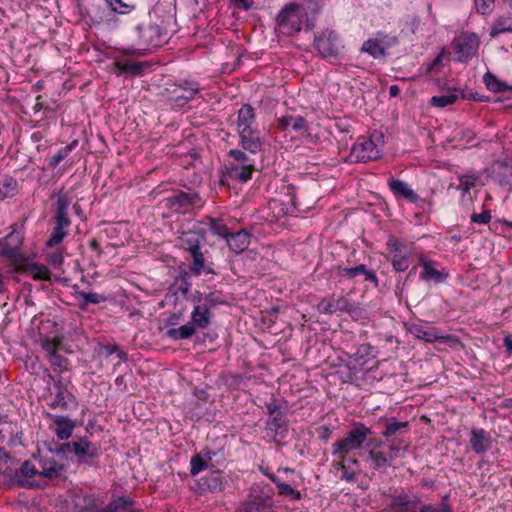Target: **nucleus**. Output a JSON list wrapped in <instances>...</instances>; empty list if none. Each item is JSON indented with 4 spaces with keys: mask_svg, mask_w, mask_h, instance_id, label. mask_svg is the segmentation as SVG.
Masks as SVG:
<instances>
[{
    "mask_svg": "<svg viewBox=\"0 0 512 512\" xmlns=\"http://www.w3.org/2000/svg\"><path fill=\"white\" fill-rule=\"evenodd\" d=\"M320 6L316 0H299L285 5L276 17L277 29L284 35H294L314 26Z\"/></svg>",
    "mask_w": 512,
    "mask_h": 512,
    "instance_id": "1",
    "label": "nucleus"
},
{
    "mask_svg": "<svg viewBox=\"0 0 512 512\" xmlns=\"http://www.w3.org/2000/svg\"><path fill=\"white\" fill-rule=\"evenodd\" d=\"M371 433L363 423H355L345 437L332 444V455L338 460H346L349 454L363 447Z\"/></svg>",
    "mask_w": 512,
    "mask_h": 512,
    "instance_id": "2",
    "label": "nucleus"
},
{
    "mask_svg": "<svg viewBox=\"0 0 512 512\" xmlns=\"http://www.w3.org/2000/svg\"><path fill=\"white\" fill-rule=\"evenodd\" d=\"M228 154L233 159L227 165L228 176L241 182H246L251 179L255 170L254 161L243 151L238 149H232Z\"/></svg>",
    "mask_w": 512,
    "mask_h": 512,
    "instance_id": "3",
    "label": "nucleus"
},
{
    "mask_svg": "<svg viewBox=\"0 0 512 512\" xmlns=\"http://www.w3.org/2000/svg\"><path fill=\"white\" fill-rule=\"evenodd\" d=\"M200 87L197 82L183 80L179 83L169 85L165 91L168 101L174 107L180 108L194 99Z\"/></svg>",
    "mask_w": 512,
    "mask_h": 512,
    "instance_id": "4",
    "label": "nucleus"
},
{
    "mask_svg": "<svg viewBox=\"0 0 512 512\" xmlns=\"http://www.w3.org/2000/svg\"><path fill=\"white\" fill-rule=\"evenodd\" d=\"M391 253V263L395 271L404 272L409 268L410 258L414 253L413 243H405L391 236L387 241Z\"/></svg>",
    "mask_w": 512,
    "mask_h": 512,
    "instance_id": "5",
    "label": "nucleus"
},
{
    "mask_svg": "<svg viewBox=\"0 0 512 512\" xmlns=\"http://www.w3.org/2000/svg\"><path fill=\"white\" fill-rule=\"evenodd\" d=\"M380 148L373 137H359L348 156L350 162H367L380 157Z\"/></svg>",
    "mask_w": 512,
    "mask_h": 512,
    "instance_id": "6",
    "label": "nucleus"
},
{
    "mask_svg": "<svg viewBox=\"0 0 512 512\" xmlns=\"http://www.w3.org/2000/svg\"><path fill=\"white\" fill-rule=\"evenodd\" d=\"M314 45L324 58L337 56L343 49V44L338 34L328 29L315 35Z\"/></svg>",
    "mask_w": 512,
    "mask_h": 512,
    "instance_id": "7",
    "label": "nucleus"
},
{
    "mask_svg": "<svg viewBox=\"0 0 512 512\" xmlns=\"http://www.w3.org/2000/svg\"><path fill=\"white\" fill-rule=\"evenodd\" d=\"M453 46L457 60L465 62L476 55L479 47V38L475 33L465 32L454 40Z\"/></svg>",
    "mask_w": 512,
    "mask_h": 512,
    "instance_id": "8",
    "label": "nucleus"
},
{
    "mask_svg": "<svg viewBox=\"0 0 512 512\" xmlns=\"http://www.w3.org/2000/svg\"><path fill=\"white\" fill-rule=\"evenodd\" d=\"M17 482L25 488H42L40 468L30 460L23 462L16 472Z\"/></svg>",
    "mask_w": 512,
    "mask_h": 512,
    "instance_id": "9",
    "label": "nucleus"
},
{
    "mask_svg": "<svg viewBox=\"0 0 512 512\" xmlns=\"http://www.w3.org/2000/svg\"><path fill=\"white\" fill-rule=\"evenodd\" d=\"M167 206L176 213H187L196 206H201V200L195 192H180L167 198Z\"/></svg>",
    "mask_w": 512,
    "mask_h": 512,
    "instance_id": "10",
    "label": "nucleus"
},
{
    "mask_svg": "<svg viewBox=\"0 0 512 512\" xmlns=\"http://www.w3.org/2000/svg\"><path fill=\"white\" fill-rule=\"evenodd\" d=\"M408 331L416 338L428 343H432L435 341L446 342V340L449 338V336L440 334L436 328L426 327L422 323L410 324L408 327Z\"/></svg>",
    "mask_w": 512,
    "mask_h": 512,
    "instance_id": "11",
    "label": "nucleus"
},
{
    "mask_svg": "<svg viewBox=\"0 0 512 512\" xmlns=\"http://www.w3.org/2000/svg\"><path fill=\"white\" fill-rule=\"evenodd\" d=\"M469 444L476 454H484L492 447V438L484 429L473 428L470 432Z\"/></svg>",
    "mask_w": 512,
    "mask_h": 512,
    "instance_id": "12",
    "label": "nucleus"
},
{
    "mask_svg": "<svg viewBox=\"0 0 512 512\" xmlns=\"http://www.w3.org/2000/svg\"><path fill=\"white\" fill-rule=\"evenodd\" d=\"M51 426L50 428L55 433L59 440H67L71 437L72 432L75 428L73 420L67 416L51 415Z\"/></svg>",
    "mask_w": 512,
    "mask_h": 512,
    "instance_id": "13",
    "label": "nucleus"
},
{
    "mask_svg": "<svg viewBox=\"0 0 512 512\" xmlns=\"http://www.w3.org/2000/svg\"><path fill=\"white\" fill-rule=\"evenodd\" d=\"M420 266L422 267L420 278L424 281L440 284L444 282L448 276L437 269V263L435 261L428 260L423 256L420 257Z\"/></svg>",
    "mask_w": 512,
    "mask_h": 512,
    "instance_id": "14",
    "label": "nucleus"
},
{
    "mask_svg": "<svg viewBox=\"0 0 512 512\" xmlns=\"http://www.w3.org/2000/svg\"><path fill=\"white\" fill-rule=\"evenodd\" d=\"M388 187L397 198H403L410 203H417L420 200L419 195L403 180L390 178Z\"/></svg>",
    "mask_w": 512,
    "mask_h": 512,
    "instance_id": "15",
    "label": "nucleus"
},
{
    "mask_svg": "<svg viewBox=\"0 0 512 512\" xmlns=\"http://www.w3.org/2000/svg\"><path fill=\"white\" fill-rule=\"evenodd\" d=\"M256 127V117L255 112L252 106L249 104H244L239 110L237 114L236 121V130L237 133H243L250 130H253Z\"/></svg>",
    "mask_w": 512,
    "mask_h": 512,
    "instance_id": "16",
    "label": "nucleus"
},
{
    "mask_svg": "<svg viewBox=\"0 0 512 512\" xmlns=\"http://www.w3.org/2000/svg\"><path fill=\"white\" fill-rule=\"evenodd\" d=\"M241 147L252 154L262 150L263 140L257 128L238 134Z\"/></svg>",
    "mask_w": 512,
    "mask_h": 512,
    "instance_id": "17",
    "label": "nucleus"
},
{
    "mask_svg": "<svg viewBox=\"0 0 512 512\" xmlns=\"http://www.w3.org/2000/svg\"><path fill=\"white\" fill-rule=\"evenodd\" d=\"M38 465L40 468L42 487H45L50 480L58 478L63 470V466L52 458L39 460Z\"/></svg>",
    "mask_w": 512,
    "mask_h": 512,
    "instance_id": "18",
    "label": "nucleus"
},
{
    "mask_svg": "<svg viewBox=\"0 0 512 512\" xmlns=\"http://www.w3.org/2000/svg\"><path fill=\"white\" fill-rule=\"evenodd\" d=\"M250 237V233L243 229L234 233H229L225 240L232 252L240 254L248 248L250 244Z\"/></svg>",
    "mask_w": 512,
    "mask_h": 512,
    "instance_id": "19",
    "label": "nucleus"
},
{
    "mask_svg": "<svg viewBox=\"0 0 512 512\" xmlns=\"http://www.w3.org/2000/svg\"><path fill=\"white\" fill-rule=\"evenodd\" d=\"M71 204V199L64 193L59 192L55 203V224L60 226L69 227L71 221L68 217V208Z\"/></svg>",
    "mask_w": 512,
    "mask_h": 512,
    "instance_id": "20",
    "label": "nucleus"
},
{
    "mask_svg": "<svg viewBox=\"0 0 512 512\" xmlns=\"http://www.w3.org/2000/svg\"><path fill=\"white\" fill-rule=\"evenodd\" d=\"M339 274L341 277L346 279H355L358 276H364L365 281H371L375 286L378 285V279L374 272L368 270L364 264H360L355 267H343L339 268Z\"/></svg>",
    "mask_w": 512,
    "mask_h": 512,
    "instance_id": "21",
    "label": "nucleus"
},
{
    "mask_svg": "<svg viewBox=\"0 0 512 512\" xmlns=\"http://www.w3.org/2000/svg\"><path fill=\"white\" fill-rule=\"evenodd\" d=\"M506 33H512V14L509 12L498 15L489 29L491 38H496Z\"/></svg>",
    "mask_w": 512,
    "mask_h": 512,
    "instance_id": "22",
    "label": "nucleus"
},
{
    "mask_svg": "<svg viewBox=\"0 0 512 512\" xmlns=\"http://www.w3.org/2000/svg\"><path fill=\"white\" fill-rule=\"evenodd\" d=\"M141 38L149 47H159L164 43L162 29L157 24H150L141 30Z\"/></svg>",
    "mask_w": 512,
    "mask_h": 512,
    "instance_id": "23",
    "label": "nucleus"
},
{
    "mask_svg": "<svg viewBox=\"0 0 512 512\" xmlns=\"http://www.w3.org/2000/svg\"><path fill=\"white\" fill-rule=\"evenodd\" d=\"M420 499L417 496L401 495L392 501V509L395 512H417Z\"/></svg>",
    "mask_w": 512,
    "mask_h": 512,
    "instance_id": "24",
    "label": "nucleus"
},
{
    "mask_svg": "<svg viewBox=\"0 0 512 512\" xmlns=\"http://www.w3.org/2000/svg\"><path fill=\"white\" fill-rule=\"evenodd\" d=\"M211 310L197 302L191 312V323L199 329L207 328L211 323Z\"/></svg>",
    "mask_w": 512,
    "mask_h": 512,
    "instance_id": "25",
    "label": "nucleus"
},
{
    "mask_svg": "<svg viewBox=\"0 0 512 512\" xmlns=\"http://www.w3.org/2000/svg\"><path fill=\"white\" fill-rule=\"evenodd\" d=\"M68 447H72L73 452L76 456L83 458L88 456L90 458H94L98 456V448L89 442L87 438H81L78 441H73L72 443L67 444Z\"/></svg>",
    "mask_w": 512,
    "mask_h": 512,
    "instance_id": "26",
    "label": "nucleus"
},
{
    "mask_svg": "<svg viewBox=\"0 0 512 512\" xmlns=\"http://www.w3.org/2000/svg\"><path fill=\"white\" fill-rule=\"evenodd\" d=\"M382 443H378L374 448L369 450V459L375 469H381L390 466L393 455L381 450Z\"/></svg>",
    "mask_w": 512,
    "mask_h": 512,
    "instance_id": "27",
    "label": "nucleus"
},
{
    "mask_svg": "<svg viewBox=\"0 0 512 512\" xmlns=\"http://www.w3.org/2000/svg\"><path fill=\"white\" fill-rule=\"evenodd\" d=\"M56 394L51 402L52 408H60L66 410L69 408L70 404H75L74 396L67 391L63 386L56 385Z\"/></svg>",
    "mask_w": 512,
    "mask_h": 512,
    "instance_id": "28",
    "label": "nucleus"
},
{
    "mask_svg": "<svg viewBox=\"0 0 512 512\" xmlns=\"http://www.w3.org/2000/svg\"><path fill=\"white\" fill-rule=\"evenodd\" d=\"M279 127L282 130L301 132L307 130V121L302 116L285 115L279 119Z\"/></svg>",
    "mask_w": 512,
    "mask_h": 512,
    "instance_id": "29",
    "label": "nucleus"
},
{
    "mask_svg": "<svg viewBox=\"0 0 512 512\" xmlns=\"http://www.w3.org/2000/svg\"><path fill=\"white\" fill-rule=\"evenodd\" d=\"M318 311L324 314H333L336 311H344L347 308V302L344 298L328 299L323 298L317 305Z\"/></svg>",
    "mask_w": 512,
    "mask_h": 512,
    "instance_id": "30",
    "label": "nucleus"
},
{
    "mask_svg": "<svg viewBox=\"0 0 512 512\" xmlns=\"http://www.w3.org/2000/svg\"><path fill=\"white\" fill-rule=\"evenodd\" d=\"M196 332V327L188 322L178 328H168L166 336L172 340H183L191 338Z\"/></svg>",
    "mask_w": 512,
    "mask_h": 512,
    "instance_id": "31",
    "label": "nucleus"
},
{
    "mask_svg": "<svg viewBox=\"0 0 512 512\" xmlns=\"http://www.w3.org/2000/svg\"><path fill=\"white\" fill-rule=\"evenodd\" d=\"M21 245L19 234L10 233L1 248V254L7 257H14L18 254Z\"/></svg>",
    "mask_w": 512,
    "mask_h": 512,
    "instance_id": "32",
    "label": "nucleus"
},
{
    "mask_svg": "<svg viewBox=\"0 0 512 512\" xmlns=\"http://www.w3.org/2000/svg\"><path fill=\"white\" fill-rule=\"evenodd\" d=\"M241 512H272V502L269 499L254 498L243 505Z\"/></svg>",
    "mask_w": 512,
    "mask_h": 512,
    "instance_id": "33",
    "label": "nucleus"
},
{
    "mask_svg": "<svg viewBox=\"0 0 512 512\" xmlns=\"http://www.w3.org/2000/svg\"><path fill=\"white\" fill-rule=\"evenodd\" d=\"M187 250L191 252L193 257V263L191 265L192 272L195 274H200L204 268V256L200 251L199 241L194 239L192 245L187 247Z\"/></svg>",
    "mask_w": 512,
    "mask_h": 512,
    "instance_id": "34",
    "label": "nucleus"
},
{
    "mask_svg": "<svg viewBox=\"0 0 512 512\" xmlns=\"http://www.w3.org/2000/svg\"><path fill=\"white\" fill-rule=\"evenodd\" d=\"M133 505L129 497H118L110 501L100 512H123L128 511Z\"/></svg>",
    "mask_w": 512,
    "mask_h": 512,
    "instance_id": "35",
    "label": "nucleus"
},
{
    "mask_svg": "<svg viewBox=\"0 0 512 512\" xmlns=\"http://www.w3.org/2000/svg\"><path fill=\"white\" fill-rule=\"evenodd\" d=\"M17 188V182L8 174H0V200L13 196Z\"/></svg>",
    "mask_w": 512,
    "mask_h": 512,
    "instance_id": "36",
    "label": "nucleus"
},
{
    "mask_svg": "<svg viewBox=\"0 0 512 512\" xmlns=\"http://www.w3.org/2000/svg\"><path fill=\"white\" fill-rule=\"evenodd\" d=\"M115 66L121 72H129L132 75H141L145 68L149 66L147 62H116Z\"/></svg>",
    "mask_w": 512,
    "mask_h": 512,
    "instance_id": "37",
    "label": "nucleus"
},
{
    "mask_svg": "<svg viewBox=\"0 0 512 512\" xmlns=\"http://www.w3.org/2000/svg\"><path fill=\"white\" fill-rule=\"evenodd\" d=\"M361 51L371 55L373 58H379L385 55V49L378 39H368L365 41Z\"/></svg>",
    "mask_w": 512,
    "mask_h": 512,
    "instance_id": "38",
    "label": "nucleus"
},
{
    "mask_svg": "<svg viewBox=\"0 0 512 512\" xmlns=\"http://www.w3.org/2000/svg\"><path fill=\"white\" fill-rule=\"evenodd\" d=\"M25 271L35 280H49V269L41 264L30 263L26 265Z\"/></svg>",
    "mask_w": 512,
    "mask_h": 512,
    "instance_id": "39",
    "label": "nucleus"
},
{
    "mask_svg": "<svg viewBox=\"0 0 512 512\" xmlns=\"http://www.w3.org/2000/svg\"><path fill=\"white\" fill-rule=\"evenodd\" d=\"M408 430V423L407 422H400L395 420L394 418L390 419L386 423V428L382 432V435L384 437H391L396 434L405 433Z\"/></svg>",
    "mask_w": 512,
    "mask_h": 512,
    "instance_id": "40",
    "label": "nucleus"
},
{
    "mask_svg": "<svg viewBox=\"0 0 512 512\" xmlns=\"http://www.w3.org/2000/svg\"><path fill=\"white\" fill-rule=\"evenodd\" d=\"M77 141H73L72 143L62 147L55 153L49 160V165L51 167H56L62 160H64L71 151L76 147Z\"/></svg>",
    "mask_w": 512,
    "mask_h": 512,
    "instance_id": "41",
    "label": "nucleus"
},
{
    "mask_svg": "<svg viewBox=\"0 0 512 512\" xmlns=\"http://www.w3.org/2000/svg\"><path fill=\"white\" fill-rule=\"evenodd\" d=\"M211 461V456L203 459L199 454L194 455L190 460V474L196 476L201 471L208 467V462Z\"/></svg>",
    "mask_w": 512,
    "mask_h": 512,
    "instance_id": "42",
    "label": "nucleus"
},
{
    "mask_svg": "<svg viewBox=\"0 0 512 512\" xmlns=\"http://www.w3.org/2000/svg\"><path fill=\"white\" fill-rule=\"evenodd\" d=\"M67 229V226H60V224H55L51 236L47 241V246L52 247L61 243L64 237L67 235Z\"/></svg>",
    "mask_w": 512,
    "mask_h": 512,
    "instance_id": "43",
    "label": "nucleus"
},
{
    "mask_svg": "<svg viewBox=\"0 0 512 512\" xmlns=\"http://www.w3.org/2000/svg\"><path fill=\"white\" fill-rule=\"evenodd\" d=\"M458 179L459 185L457 186V189L462 191L463 194H467L472 188L476 186V182L478 181L479 177L476 175H461L458 177Z\"/></svg>",
    "mask_w": 512,
    "mask_h": 512,
    "instance_id": "44",
    "label": "nucleus"
},
{
    "mask_svg": "<svg viewBox=\"0 0 512 512\" xmlns=\"http://www.w3.org/2000/svg\"><path fill=\"white\" fill-rule=\"evenodd\" d=\"M270 479L277 485L279 489V493L285 496H289L292 499L299 500L301 498V494L299 491H296L289 484L280 482L276 477L270 476Z\"/></svg>",
    "mask_w": 512,
    "mask_h": 512,
    "instance_id": "45",
    "label": "nucleus"
},
{
    "mask_svg": "<svg viewBox=\"0 0 512 512\" xmlns=\"http://www.w3.org/2000/svg\"><path fill=\"white\" fill-rule=\"evenodd\" d=\"M458 96L455 93H447L444 95L433 96L430 100L432 106L443 108L452 105L457 100Z\"/></svg>",
    "mask_w": 512,
    "mask_h": 512,
    "instance_id": "46",
    "label": "nucleus"
},
{
    "mask_svg": "<svg viewBox=\"0 0 512 512\" xmlns=\"http://www.w3.org/2000/svg\"><path fill=\"white\" fill-rule=\"evenodd\" d=\"M495 0H474V6L477 13L490 15L494 10Z\"/></svg>",
    "mask_w": 512,
    "mask_h": 512,
    "instance_id": "47",
    "label": "nucleus"
},
{
    "mask_svg": "<svg viewBox=\"0 0 512 512\" xmlns=\"http://www.w3.org/2000/svg\"><path fill=\"white\" fill-rule=\"evenodd\" d=\"M210 230L213 234L218 235L226 239V236L230 233L226 224L222 220L212 219L210 222Z\"/></svg>",
    "mask_w": 512,
    "mask_h": 512,
    "instance_id": "48",
    "label": "nucleus"
},
{
    "mask_svg": "<svg viewBox=\"0 0 512 512\" xmlns=\"http://www.w3.org/2000/svg\"><path fill=\"white\" fill-rule=\"evenodd\" d=\"M484 82L487 88L493 92H500L504 90V85L493 74L487 73L484 76Z\"/></svg>",
    "mask_w": 512,
    "mask_h": 512,
    "instance_id": "49",
    "label": "nucleus"
},
{
    "mask_svg": "<svg viewBox=\"0 0 512 512\" xmlns=\"http://www.w3.org/2000/svg\"><path fill=\"white\" fill-rule=\"evenodd\" d=\"M79 296L84 300L85 304H100L106 301V297L96 292H80Z\"/></svg>",
    "mask_w": 512,
    "mask_h": 512,
    "instance_id": "50",
    "label": "nucleus"
},
{
    "mask_svg": "<svg viewBox=\"0 0 512 512\" xmlns=\"http://www.w3.org/2000/svg\"><path fill=\"white\" fill-rule=\"evenodd\" d=\"M272 419L268 421L267 427L270 430H274L275 432L285 426L286 420L285 416L282 412H277V414L271 415Z\"/></svg>",
    "mask_w": 512,
    "mask_h": 512,
    "instance_id": "51",
    "label": "nucleus"
},
{
    "mask_svg": "<svg viewBox=\"0 0 512 512\" xmlns=\"http://www.w3.org/2000/svg\"><path fill=\"white\" fill-rule=\"evenodd\" d=\"M198 302H200L202 305H205L209 310H211L216 305L222 303L219 297L214 293H210L205 295L204 297H200L198 299Z\"/></svg>",
    "mask_w": 512,
    "mask_h": 512,
    "instance_id": "52",
    "label": "nucleus"
},
{
    "mask_svg": "<svg viewBox=\"0 0 512 512\" xmlns=\"http://www.w3.org/2000/svg\"><path fill=\"white\" fill-rule=\"evenodd\" d=\"M337 467L342 471V479L347 482H354L356 480V474L347 468L345 460H338Z\"/></svg>",
    "mask_w": 512,
    "mask_h": 512,
    "instance_id": "53",
    "label": "nucleus"
},
{
    "mask_svg": "<svg viewBox=\"0 0 512 512\" xmlns=\"http://www.w3.org/2000/svg\"><path fill=\"white\" fill-rule=\"evenodd\" d=\"M492 216L489 210H484L481 213H474L471 215V221L477 224H487L490 222Z\"/></svg>",
    "mask_w": 512,
    "mask_h": 512,
    "instance_id": "54",
    "label": "nucleus"
},
{
    "mask_svg": "<svg viewBox=\"0 0 512 512\" xmlns=\"http://www.w3.org/2000/svg\"><path fill=\"white\" fill-rule=\"evenodd\" d=\"M47 261L51 266L59 268L64 261L63 253L60 250H57L49 255Z\"/></svg>",
    "mask_w": 512,
    "mask_h": 512,
    "instance_id": "55",
    "label": "nucleus"
},
{
    "mask_svg": "<svg viewBox=\"0 0 512 512\" xmlns=\"http://www.w3.org/2000/svg\"><path fill=\"white\" fill-rule=\"evenodd\" d=\"M111 9L117 13H127L128 5H126L122 0H106Z\"/></svg>",
    "mask_w": 512,
    "mask_h": 512,
    "instance_id": "56",
    "label": "nucleus"
},
{
    "mask_svg": "<svg viewBox=\"0 0 512 512\" xmlns=\"http://www.w3.org/2000/svg\"><path fill=\"white\" fill-rule=\"evenodd\" d=\"M48 360L52 366L58 367L60 370L66 367V360L58 353L49 356Z\"/></svg>",
    "mask_w": 512,
    "mask_h": 512,
    "instance_id": "57",
    "label": "nucleus"
},
{
    "mask_svg": "<svg viewBox=\"0 0 512 512\" xmlns=\"http://www.w3.org/2000/svg\"><path fill=\"white\" fill-rule=\"evenodd\" d=\"M42 347L46 351L48 357L57 353V343L54 340L45 339L42 342Z\"/></svg>",
    "mask_w": 512,
    "mask_h": 512,
    "instance_id": "58",
    "label": "nucleus"
},
{
    "mask_svg": "<svg viewBox=\"0 0 512 512\" xmlns=\"http://www.w3.org/2000/svg\"><path fill=\"white\" fill-rule=\"evenodd\" d=\"M182 316H183L182 312L173 313V314L169 315V317L166 320V326L168 328H176L175 326L177 324H179V322L182 319Z\"/></svg>",
    "mask_w": 512,
    "mask_h": 512,
    "instance_id": "59",
    "label": "nucleus"
},
{
    "mask_svg": "<svg viewBox=\"0 0 512 512\" xmlns=\"http://www.w3.org/2000/svg\"><path fill=\"white\" fill-rule=\"evenodd\" d=\"M194 239L199 241V238L195 233L184 234V237L182 238V245L185 247V249L192 245Z\"/></svg>",
    "mask_w": 512,
    "mask_h": 512,
    "instance_id": "60",
    "label": "nucleus"
},
{
    "mask_svg": "<svg viewBox=\"0 0 512 512\" xmlns=\"http://www.w3.org/2000/svg\"><path fill=\"white\" fill-rule=\"evenodd\" d=\"M235 5L243 10H248L253 5V0H233Z\"/></svg>",
    "mask_w": 512,
    "mask_h": 512,
    "instance_id": "61",
    "label": "nucleus"
},
{
    "mask_svg": "<svg viewBox=\"0 0 512 512\" xmlns=\"http://www.w3.org/2000/svg\"><path fill=\"white\" fill-rule=\"evenodd\" d=\"M331 435V430L327 426H321L318 429V436L323 440H328Z\"/></svg>",
    "mask_w": 512,
    "mask_h": 512,
    "instance_id": "62",
    "label": "nucleus"
},
{
    "mask_svg": "<svg viewBox=\"0 0 512 512\" xmlns=\"http://www.w3.org/2000/svg\"><path fill=\"white\" fill-rule=\"evenodd\" d=\"M419 512H440V508L433 505H419Z\"/></svg>",
    "mask_w": 512,
    "mask_h": 512,
    "instance_id": "63",
    "label": "nucleus"
},
{
    "mask_svg": "<svg viewBox=\"0 0 512 512\" xmlns=\"http://www.w3.org/2000/svg\"><path fill=\"white\" fill-rule=\"evenodd\" d=\"M437 507L440 508V512H450V507L447 503V497H444L443 500Z\"/></svg>",
    "mask_w": 512,
    "mask_h": 512,
    "instance_id": "64",
    "label": "nucleus"
}]
</instances>
